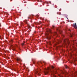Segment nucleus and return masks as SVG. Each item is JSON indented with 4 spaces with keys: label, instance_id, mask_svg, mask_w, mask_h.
I'll return each mask as SVG.
<instances>
[{
    "label": "nucleus",
    "instance_id": "obj_1",
    "mask_svg": "<svg viewBox=\"0 0 77 77\" xmlns=\"http://www.w3.org/2000/svg\"><path fill=\"white\" fill-rule=\"evenodd\" d=\"M48 70L51 71V75L53 74V73H54V72L53 71L52 72L51 71V69L50 68H48L47 69H45V71L44 72V73L45 75H47V74H48Z\"/></svg>",
    "mask_w": 77,
    "mask_h": 77
},
{
    "label": "nucleus",
    "instance_id": "obj_2",
    "mask_svg": "<svg viewBox=\"0 0 77 77\" xmlns=\"http://www.w3.org/2000/svg\"><path fill=\"white\" fill-rule=\"evenodd\" d=\"M47 31L48 33H46V39H50L51 38L50 37V36L48 35V32L51 33V30L50 29H48Z\"/></svg>",
    "mask_w": 77,
    "mask_h": 77
},
{
    "label": "nucleus",
    "instance_id": "obj_3",
    "mask_svg": "<svg viewBox=\"0 0 77 77\" xmlns=\"http://www.w3.org/2000/svg\"><path fill=\"white\" fill-rule=\"evenodd\" d=\"M63 41L65 45H66V44L67 43L68 44V45H69V41L68 39L66 38L63 40Z\"/></svg>",
    "mask_w": 77,
    "mask_h": 77
},
{
    "label": "nucleus",
    "instance_id": "obj_4",
    "mask_svg": "<svg viewBox=\"0 0 77 77\" xmlns=\"http://www.w3.org/2000/svg\"><path fill=\"white\" fill-rule=\"evenodd\" d=\"M41 70V69H37L35 70L34 71V72H35L36 74H37L38 75H41V74L39 73V71Z\"/></svg>",
    "mask_w": 77,
    "mask_h": 77
},
{
    "label": "nucleus",
    "instance_id": "obj_5",
    "mask_svg": "<svg viewBox=\"0 0 77 77\" xmlns=\"http://www.w3.org/2000/svg\"><path fill=\"white\" fill-rule=\"evenodd\" d=\"M16 61L17 63H19V62H21L22 61V60H21V59L20 58H17L16 59Z\"/></svg>",
    "mask_w": 77,
    "mask_h": 77
},
{
    "label": "nucleus",
    "instance_id": "obj_6",
    "mask_svg": "<svg viewBox=\"0 0 77 77\" xmlns=\"http://www.w3.org/2000/svg\"><path fill=\"white\" fill-rule=\"evenodd\" d=\"M24 22H25V23H26V24H27L28 29H29V28H30V24L27 23V20L24 21Z\"/></svg>",
    "mask_w": 77,
    "mask_h": 77
},
{
    "label": "nucleus",
    "instance_id": "obj_7",
    "mask_svg": "<svg viewBox=\"0 0 77 77\" xmlns=\"http://www.w3.org/2000/svg\"><path fill=\"white\" fill-rule=\"evenodd\" d=\"M55 35H57V33L55 32L54 33H51V36L52 37V38H53V36H54Z\"/></svg>",
    "mask_w": 77,
    "mask_h": 77
},
{
    "label": "nucleus",
    "instance_id": "obj_8",
    "mask_svg": "<svg viewBox=\"0 0 77 77\" xmlns=\"http://www.w3.org/2000/svg\"><path fill=\"white\" fill-rule=\"evenodd\" d=\"M57 31H58V32H59V33H62V31L60 30V29H57Z\"/></svg>",
    "mask_w": 77,
    "mask_h": 77
},
{
    "label": "nucleus",
    "instance_id": "obj_9",
    "mask_svg": "<svg viewBox=\"0 0 77 77\" xmlns=\"http://www.w3.org/2000/svg\"><path fill=\"white\" fill-rule=\"evenodd\" d=\"M61 40H57V44H59V43H60V42H61Z\"/></svg>",
    "mask_w": 77,
    "mask_h": 77
},
{
    "label": "nucleus",
    "instance_id": "obj_10",
    "mask_svg": "<svg viewBox=\"0 0 77 77\" xmlns=\"http://www.w3.org/2000/svg\"><path fill=\"white\" fill-rule=\"evenodd\" d=\"M74 26L76 29L77 28V25H76V23H75L74 25Z\"/></svg>",
    "mask_w": 77,
    "mask_h": 77
},
{
    "label": "nucleus",
    "instance_id": "obj_11",
    "mask_svg": "<svg viewBox=\"0 0 77 77\" xmlns=\"http://www.w3.org/2000/svg\"><path fill=\"white\" fill-rule=\"evenodd\" d=\"M65 67L66 69H68V68H69V67L67 66V65H65Z\"/></svg>",
    "mask_w": 77,
    "mask_h": 77
},
{
    "label": "nucleus",
    "instance_id": "obj_12",
    "mask_svg": "<svg viewBox=\"0 0 77 77\" xmlns=\"http://www.w3.org/2000/svg\"><path fill=\"white\" fill-rule=\"evenodd\" d=\"M51 69H54V66H51Z\"/></svg>",
    "mask_w": 77,
    "mask_h": 77
},
{
    "label": "nucleus",
    "instance_id": "obj_13",
    "mask_svg": "<svg viewBox=\"0 0 77 77\" xmlns=\"http://www.w3.org/2000/svg\"><path fill=\"white\" fill-rule=\"evenodd\" d=\"M74 35V34H70V37H72V35Z\"/></svg>",
    "mask_w": 77,
    "mask_h": 77
},
{
    "label": "nucleus",
    "instance_id": "obj_14",
    "mask_svg": "<svg viewBox=\"0 0 77 77\" xmlns=\"http://www.w3.org/2000/svg\"><path fill=\"white\" fill-rule=\"evenodd\" d=\"M14 46H11V47H12V48H13V50H15V48H14Z\"/></svg>",
    "mask_w": 77,
    "mask_h": 77
},
{
    "label": "nucleus",
    "instance_id": "obj_15",
    "mask_svg": "<svg viewBox=\"0 0 77 77\" xmlns=\"http://www.w3.org/2000/svg\"><path fill=\"white\" fill-rule=\"evenodd\" d=\"M50 43H51V42H50V41H49L48 42V44H49V45H51V44Z\"/></svg>",
    "mask_w": 77,
    "mask_h": 77
},
{
    "label": "nucleus",
    "instance_id": "obj_16",
    "mask_svg": "<svg viewBox=\"0 0 77 77\" xmlns=\"http://www.w3.org/2000/svg\"><path fill=\"white\" fill-rule=\"evenodd\" d=\"M61 72L62 74H64V73H65V72H63V71H61Z\"/></svg>",
    "mask_w": 77,
    "mask_h": 77
},
{
    "label": "nucleus",
    "instance_id": "obj_17",
    "mask_svg": "<svg viewBox=\"0 0 77 77\" xmlns=\"http://www.w3.org/2000/svg\"><path fill=\"white\" fill-rule=\"evenodd\" d=\"M11 42V43L13 42V40H11V41L10 42Z\"/></svg>",
    "mask_w": 77,
    "mask_h": 77
},
{
    "label": "nucleus",
    "instance_id": "obj_18",
    "mask_svg": "<svg viewBox=\"0 0 77 77\" xmlns=\"http://www.w3.org/2000/svg\"><path fill=\"white\" fill-rule=\"evenodd\" d=\"M24 43H25V42H24V43H23L22 44V45H24Z\"/></svg>",
    "mask_w": 77,
    "mask_h": 77
},
{
    "label": "nucleus",
    "instance_id": "obj_19",
    "mask_svg": "<svg viewBox=\"0 0 77 77\" xmlns=\"http://www.w3.org/2000/svg\"><path fill=\"white\" fill-rule=\"evenodd\" d=\"M57 14H59V15H60V13L57 12Z\"/></svg>",
    "mask_w": 77,
    "mask_h": 77
},
{
    "label": "nucleus",
    "instance_id": "obj_20",
    "mask_svg": "<svg viewBox=\"0 0 77 77\" xmlns=\"http://www.w3.org/2000/svg\"><path fill=\"white\" fill-rule=\"evenodd\" d=\"M22 24H23V22H21V25L22 26Z\"/></svg>",
    "mask_w": 77,
    "mask_h": 77
},
{
    "label": "nucleus",
    "instance_id": "obj_21",
    "mask_svg": "<svg viewBox=\"0 0 77 77\" xmlns=\"http://www.w3.org/2000/svg\"><path fill=\"white\" fill-rule=\"evenodd\" d=\"M52 27L53 28H54V25H52Z\"/></svg>",
    "mask_w": 77,
    "mask_h": 77
},
{
    "label": "nucleus",
    "instance_id": "obj_22",
    "mask_svg": "<svg viewBox=\"0 0 77 77\" xmlns=\"http://www.w3.org/2000/svg\"><path fill=\"white\" fill-rule=\"evenodd\" d=\"M68 30H69V31H71V30H70V29H68Z\"/></svg>",
    "mask_w": 77,
    "mask_h": 77
},
{
    "label": "nucleus",
    "instance_id": "obj_23",
    "mask_svg": "<svg viewBox=\"0 0 77 77\" xmlns=\"http://www.w3.org/2000/svg\"><path fill=\"white\" fill-rule=\"evenodd\" d=\"M33 64H35V62H33Z\"/></svg>",
    "mask_w": 77,
    "mask_h": 77
},
{
    "label": "nucleus",
    "instance_id": "obj_24",
    "mask_svg": "<svg viewBox=\"0 0 77 77\" xmlns=\"http://www.w3.org/2000/svg\"><path fill=\"white\" fill-rule=\"evenodd\" d=\"M63 37H64V35H63Z\"/></svg>",
    "mask_w": 77,
    "mask_h": 77
},
{
    "label": "nucleus",
    "instance_id": "obj_25",
    "mask_svg": "<svg viewBox=\"0 0 77 77\" xmlns=\"http://www.w3.org/2000/svg\"><path fill=\"white\" fill-rule=\"evenodd\" d=\"M44 64H45H45H46V63H44Z\"/></svg>",
    "mask_w": 77,
    "mask_h": 77
},
{
    "label": "nucleus",
    "instance_id": "obj_26",
    "mask_svg": "<svg viewBox=\"0 0 77 77\" xmlns=\"http://www.w3.org/2000/svg\"><path fill=\"white\" fill-rule=\"evenodd\" d=\"M71 56H72V54H71Z\"/></svg>",
    "mask_w": 77,
    "mask_h": 77
},
{
    "label": "nucleus",
    "instance_id": "obj_27",
    "mask_svg": "<svg viewBox=\"0 0 77 77\" xmlns=\"http://www.w3.org/2000/svg\"><path fill=\"white\" fill-rule=\"evenodd\" d=\"M54 75H53V76H54Z\"/></svg>",
    "mask_w": 77,
    "mask_h": 77
},
{
    "label": "nucleus",
    "instance_id": "obj_28",
    "mask_svg": "<svg viewBox=\"0 0 77 77\" xmlns=\"http://www.w3.org/2000/svg\"><path fill=\"white\" fill-rule=\"evenodd\" d=\"M54 77H56V76H54Z\"/></svg>",
    "mask_w": 77,
    "mask_h": 77
},
{
    "label": "nucleus",
    "instance_id": "obj_29",
    "mask_svg": "<svg viewBox=\"0 0 77 77\" xmlns=\"http://www.w3.org/2000/svg\"><path fill=\"white\" fill-rule=\"evenodd\" d=\"M40 63H41V62H40Z\"/></svg>",
    "mask_w": 77,
    "mask_h": 77
},
{
    "label": "nucleus",
    "instance_id": "obj_30",
    "mask_svg": "<svg viewBox=\"0 0 77 77\" xmlns=\"http://www.w3.org/2000/svg\"><path fill=\"white\" fill-rule=\"evenodd\" d=\"M28 18H29V17H28Z\"/></svg>",
    "mask_w": 77,
    "mask_h": 77
},
{
    "label": "nucleus",
    "instance_id": "obj_31",
    "mask_svg": "<svg viewBox=\"0 0 77 77\" xmlns=\"http://www.w3.org/2000/svg\"><path fill=\"white\" fill-rule=\"evenodd\" d=\"M75 56H77V55H75Z\"/></svg>",
    "mask_w": 77,
    "mask_h": 77
}]
</instances>
